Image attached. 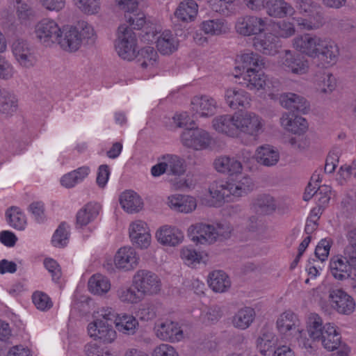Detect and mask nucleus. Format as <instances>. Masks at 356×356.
Returning a JSON list of instances; mask_svg holds the SVG:
<instances>
[{"instance_id":"48","label":"nucleus","mask_w":356,"mask_h":356,"mask_svg":"<svg viewBox=\"0 0 356 356\" xmlns=\"http://www.w3.org/2000/svg\"><path fill=\"white\" fill-rule=\"evenodd\" d=\"M279 100L282 106L286 109H294L302 111L307 107V101L305 99L295 93H283L280 96Z\"/></svg>"},{"instance_id":"36","label":"nucleus","mask_w":356,"mask_h":356,"mask_svg":"<svg viewBox=\"0 0 356 356\" xmlns=\"http://www.w3.org/2000/svg\"><path fill=\"white\" fill-rule=\"evenodd\" d=\"M316 341H321L323 347L328 351L337 349L341 343V337L336 326L332 323H326L324 332Z\"/></svg>"},{"instance_id":"61","label":"nucleus","mask_w":356,"mask_h":356,"mask_svg":"<svg viewBox=\"0 0 356 356\" xmlns=\"http://www.w3.org/2000/svg\"><path fill=\"white\" fill-rule=\"evenodd\" d=\"M32 300L35 307L40 311H47L53 306V302L49 296L42 291L33 293Z\"/></svg>"},{"instance_id":"60","label":"nucleus","mask_w":356,"mask_h":356,"mask_svg":"<svg viewBox=\"0 0 356 356\" xmlns=\"http://www.w3.org/2000/svg\"><path fill=\"white\" fill-rule=\"evenodd\" d=\"M337 180L340 184L346 183L351 177L356 179V160L350 164L341 165L337 174Z\"/></svg>"},{"instance_id":"38","label":"nucleus","mask_w":356,"mask_h":356,"mask_svg":"<svg viewBox=\"0 0 356 356\" xmlns=\"http://www.w3.org/2000/svg\"><path fill=\"white\" fill-rule=\"evenodd\" d=\"M292 19L296 23L300 29L312 31L316 30L323 24V17L321 8L313 10L312 13L301 17H293Z\"/></svg>"},{"instance_id":"50","label":"nucleus","mask_w":356,"mask_h":356,"mask_svg":"<svg viewBox=\"0 0 356 356\" xmlns=\"http://www.w3.org/2000/svg\"><path fill=\"white\" fill-rule=\"evenodd\" d=\"M72 3L85 15H98L102 10L101 0H72Z\"/></svg>"},{"instance_id":"24","label":"nucleus","mask_w":356,"mask_h":356,"mask_svg":"<svg viewBox=\"0 0 356 356\" xmlns=\"http://www.w3.org/2000/svg\"><path fill=\"white\" fill-rule=\"evenodd\" d=\"M319 49L316 58L318 59L323 67H332L337 63L340 51L334 41L324 38Z\"/></svg>"},{"instance_id":"11","label":"nucleus","mask_w":356,"mask_h":356,"mask_svg":"<svg viewBox=\"0 0 356 356\" xmlns=\"http://www.w3.org/2000/svg\"><path fill=\"white\" fill-rule=\"evenodd\" d=\"M186 171V164L183 159L175 154H165L159 159L158 163L151 168L153 177H159L164 173L181 175Z\"/></svg>"},{"instance_id":"45","label":"nucleus","mask_w":356,"mask_h":356,"mask_svg":"<svg viewBox=\"0 0 356 356\" xmlns=\"http://www.w3.org/2000/svg\"><path fill=\"white\" fill-rule=\"evenodd\" d=\"M18 108L17 99L14 95L0 86V112L11 116Z\"/></svg>"},{"instance_id":"6","label":"nucleus","mask_w":356,"mask_h":356,"mask_svg":"<svg viewBox=\"0 0 356 356\" xmlns=\"http://www.w3.org/2000/svg\"><path fill=\"white\" fill-rule=\"evenodd\" d=\"M236 137L241 134L257 137L264 131V121L262 118L252 111L235 113Z\"/></svg>"},{"instance_id":"53","label":"nucleus","mask_w":356,"mask_h":356,"mask_svg":"<svg viewBox=\"0 0 356 356\" xmlns=\"http://www.w3.org/2000/svg\"><path fill=\"white\" fill-rule=\"evenodd\" d=\"M317 90L323 94L332 93L337 87V79L330 72H324L316 81Z\"/></svg>"},{"instance_id":"22","label":"nucleus","mask_w":356,"mask_h":356,"mask_svg":"<svg viewBox=\"0 0 356 356\" xmlns=\"http://www.w3.org/2000/svg\"><path fill=\"white\" fill-rule=\"evenodd\" d=\"M252 45L257 51L268 56L275 55L280 47L279 40L270 28L268 31L254 37Z\"/></svg>"},{"instance_id":"21","label":"nucleus","mask_w":356,"mask_h":356,"mask_svg":"<svg viewBox=\"0 0 356 356\" xmlns=\"http://www.w3.org/2000/svg\"><path fill=\"white\" fill-rule=\"evenodd\" d=\"M154 331L156 337L160 340L171 343L179 342L184 337L183 330L179 324L169 320L157 323Z\"/></svg>"},{"instance_id":"55","label":"nucleus","mask_w":356,"mask_h":356,"mask_svg":"<svg viewBox=\"0 0 356 356\" xmlns=\"http://www.w3.org/2000/svg\"><path fill=\"white\" fill-rule=\"evenodd\" d=\"M348 244L343 251V254L353 271L356 272V229L348 232Z\"/></svg>"},{"instance_id":"30","label":"nucleus","mask_w":356,"mask_h":356,"mask_svg":"<svg viewBox=\"0 0 356 356\" xmlns=\"http://www.w3.org/2000/svg\"><path fill=\"white\" fill-rule=\"evenodd\" d=\"M330 273L338 280H346L353 271L344 254L333 257L330 261Z\"/></svg>"},{"instance_id":"20","label":"nucleus","mask_w":356,"mask_h":356,"mask_svg":"<svg viewBox=\"0 0 356 356\" xmlns=\"http://www.w3.org/2000/svg\"><path fill=\"white\" fill-rule=\"evenodd\" d=\"M155 238L161 245L174 248L183 243L184 234V232L176 226L164 225L156 229Z\"/></svg>"},{"instance_id":"37","label":"nucleus","mask_w":356,"mask_h":356,"mask_svg":"<svg viewBox=\"0 0 356 356\" xmlns=\"http://www.w3.org/2000/svg\"><path fill=\"white\" fill-rule=\"evenodd\" d=\"M254 156L259 163L270 167L277 163L280 160V152L275 147L264 145L257 148Z\"/></svg>"},{"instance_id":"34","label":"nucleus","mask_w":356,"mask_h":356,"mask_svg":"<svg viewBox=\"0 0 356 356\" xmlns=\"http://www.w3.org/2000/svg\"><path fill=\"white\" fill-rule=\"evenodd\" d=\"M200 29L207 35L218 36L227 33L230 26L224 18H215L204 20L200 25Z\"/></svg>"},{"instance_id":"8","label":"nucleus","mask_w":356,"mask_h":356,"mask_svg":"<svg viewBox=\"0 0 356 356\" xmlns=\"http://www.w3.org/2000/svg\"><path fill=\"white\" fill-rule=\"evenodd\" d=\"M132 286L138 290L143 298L154 296L161 289V281L154 272L146 270H138L132 277Z\"/></svg>"},{"instance_id":"17","label":"nucleus","mask_w":356,"mask_h":356,"mask_svg":"<svg viewBox=\"0 0 356 356\" xmlns=\"http://www.w3.org/2000/svg\"><path fill=\"white\" fill-rule=\"evenodd\" d=\"M218 102L209 95L195 96L191 102V111L195 118H209L218 111Z\"/></svg>"},{"instance_id":"13","label":"nucleus","mask_w":356,"mask_h":356,"mask_svg":"<svg viewBox=\"0 0 356 356\" xmlns=\"http://www.w3.org/2000/svg\"><path fill=\"white\" fill-rule=\"evenodd\" d=\"M129 236L131 243L137 248L146 250L151 245L150 229L143 220H136L129 224Z\"/></svg>"},{"instance_id":"49","label":"nucleus","mask_w":356,"mask_h":356,"mask_svg":"<svg viewBox=\"0 0 356 356\" xmlns=\"http://www.w3.org/2000/svg\"><path fill=\"white\" fill-rule=\"evenodd\" d=\"M15 8L17 19L22 24L26 25L35 18L34 10L26 1L16 0Z\"/></svg>"},{"instance_id":"7","label":"nucleus","mask_w":356,"mask_h":356,"mask_svg":"<svg viewBox=\"0 0 356 356\" xmlns=\"http://www.w3.org/2000/svg\"><path fill=\"white\" fill-rule=\"evenodd\" d=\"M115 47L118 54L122 59L131 60L136 57V36L128 26L122 24L118 27Z\"/></svg>"},{"instance_id":"40","label":"nucleus","mask_w":356,"mask_h":356,"mask_svg":"<svg viewBox=\"0 0 356 356\" xmlns=\"http://www.w3.org/2000/svg\"><path fill=\"white\" fill-rule=\"evenodd\" d=\"M119 201L122 208L129 213H137L143 207L141 197L133 191L122 193Z\"/></svg>"},{"instance_id":"33","label":"nucleus","mask_w":356,"mask_h":356,"mask_svg":"<svg viewBox=\"0 0 356 356\" xmlns=\"http://www.w3.org/2000/svg\"><path fill=\"white\" fill-rule=\"evenodd\" d=\"M264 9L268 16L275 18H283L295 13L294 8L285 0H267Z\"/></svg>"},{"instance_id":"52","label":"nucleus","mask_w":356,"mask_h":356,"mask_svg":"<svg viewBox=\"0 0 356 356\" xmlns=\"http://www.w3.org/2000/svg\"><path fill=\"white\" fill-rule=\"evenodd\" d=\"M180 257L186 265L191 266L202 262L205 263L207 254L198 252L188 246H184L180 249Z\"/></svg>"},{"instance_id":"51","label":"nucleus","mask_w":356,"mask_h":356,"mask_svg":"<svg viewBox=\"0 0 356 356\" xmlns=\"http://www.w3.org/2000/svg\"><path fill=\"white\" fill-rule=\"evenodd\" d=\"M269 28L278 39L279 38H290L296 33V29L293 23L288 20H282L275 22L269 19Z\"/></svg>"},{"instance_id":"43","label":"nucleus","mask_w":356,"mask_h":356,"mask_svg":"<svg viewBox=\"0 0 356 356\" xmlns=\"http://www.w3.org/2000/svg\"><path fill=\"white\" fill-rule=\"evenodd\" d=\"M138 320L131 314L121 313L115 318L116 329L124 334H134L138 330Z\"/></svg>"},{"instance_id":"1","label":"nucleus","mask_w":356,"mask_h":356,"mask_svg":"<svg viewBox=\"0 0 356 356\" xmlns=\"http://www.w3.org/2000/svg\"><path fill=\"white\" fill-rule=\"evenodd\" d=\"M254 188V183L250 176L245 175L227 181H214L209 192L211 196L209 206L220 207L233 197L245 196Z\"/></svg>"},{"instance_id":"58","label":"nucleus","mask_w":356,"mask_h":356,"mask_svg":"<svg viewBox=\"0 0 356 356\" xmlns=\"http://www.w3.org/2000/svg\"><path fill=\"white\" fill-rule=\"evenodd\" d=\"M254 205L256 207L259 208L261 212L266 214H270L275 211L276 209L275 199L273 197L267 195L258 197L255 200Z\"/></svg>"},{"instance_id":"16","label":"nucleus","mask_w":356,"mask_h":356,"mask_svg":"<svg viewBox=\"0 0 356 356\" xmlns=\"http://www.w3.org/2000/svg\"><path fill=\"white\" fill-rule=\"evenodd\" d=\"M87 330L90 337L103 343H111L117 337L113 325L103 319L95 318L88 325Z\"/></svg>"},{"instance_id":"44","label":"nucleus","mask_w":356,"mask_h":356,"mask_svg":"<svg viewBox=\"0 0 356 356\" xmlns=\"http://www.w3.org/2000/svg\"><path fill=\"white\" fill-rule=\"evenodd\" d=\"M255 318L254 309L245 307L238 309L233 316L232 323L233 326L239 330L248 328L253 323Z\"/></svg>"},{"instance_id":"25","label":"nucleus","mask_w":356,"mask_h":356,"mask_svg":"<svg viewBox=\"0 0 356 356\" xmlns=\"http://www.w3.org/2000/svg\"><path fill=\"white\" fill-rule=\"evenodd\" d=\"M57 44L66 51H77L82 44V39L79 30L73 26L61 28V34Z\"/></svg>"},{"instance_id":"26","label":"nucleus","mask_w":356,"mask_h":356,"mask_svg":"<svg viewBox=\"0 0 356 356\" xmlns=\"http://www.w3.org/2000/svg\"><path fill=\"white\" fill-rule=\"evenodd\" d=\"M213 167L217 172L228 176L241 174L243 170L242 163L236 157L228 155L216 158Z\"/></svg>"},{"instance_id":"12","label":"nucleus","mask_w":356,"mask_h":356,"mask_svg":"<svg viewBox=\"0 0 356 356\" xmlns=\"http://www.w3.org/2000/svg\"><path fill=\"white\" fill-rule=\"evenodd\" d=\"M324 38L314 33H303L292 40L291 46L300 54L316 59Z\"/></svg>"},{"instance_id":"32","label":"nucleus","mask_w":356,"mask_h":356,"mask_svg":"<svg viewBox=\"0 0 356 356\" xmlns=\"http://www.w3.org/2000/svg\"><path fill=\"white\" fill-rule=\"evenodd\" d=\"M198 4L194 0H184L181 1L175 10V17L182 22H194L197 16Z\"/></svg>"},{"instance_id":"10","label":"nucleus","mask_w":356,"mask_h":356,"mask_svg":"<svg viewBox=\"0 0 356 356\" xmlns=\"http://www.w3.org/2000/svg\"><path fill=\"white\" fill-rule=\"evenodd\" d=\"M34 34L40 43L51 47L57 44L61 34V28L55 20L44 18L35 25Z\"/></svg>"},{"instance_id":"5","label":"nucleus","mask_w":356,"mask_h":356,"mask_svg":"<svg viewBox=\"0 0 356 356\" xmlns=\"http://www.w3.org/2000/svg\"><path fill=\"white\" fill-rule=\"evenodd\" d=\"M181 144L195 151L213 149L216 140L207 130L201 128H191L184 130L180 135Z\"/></svg>"},{"instance_id":"57","label":"nucleus","mask_w":356,"mask_h":356,"mask_svg":"<svg viewBox=\"0 0 356 356\" xmlns=\"http://www.w3.org/2000/svg\"><path fill=\"white\" fill-rule=\"evenodd\" d=\"M9 225L15 229L24 230L26 225V218L18 207H11L6 212Z\"/></svg>"},{"instance_id":"64","label":"nucleus","mask_w":356,"mask_h":356,"mask_svg":"<svg viewBox=\"0 0 356 356\" xmlns=\"http://www.w3.org/2000/svg\"><path fill=\"white\" fill-rule=\"evenodd\" d=\"M332 244V241L330 238H326L321 240L316 245L315 256L321 263L327 260Z\"/></svg>"},{"instance_id":"3","label":"nucleus","mask_w":356,"mask_h":356,"mask_svg":"<svg viewBox=\"0 0 356 356\" xmlns=\"http://www.w3.org/2000/svg\"><path fill=\"white\" fill-rule=\"evenodd\" d=\"M142 40L147 43L154 42L158 51L162 55H170L177 51L180 43L177 35L171 31L165 30L161 32L154 27L147 28Z\"/></svg>"},{"instance_id":"35","label":"nucleus","mask_w":356,"mask_h":356,"mask_svg":"<svg viewBox=\"0 0 356 356\" xmlns=\"http://www.w3.org/2000/svg\"><path fill=\"white\" fill-rule=\"evenodd\" d=\"M264 62L261 56L253 51L242 54L238 58V65L236 69L241 71V74H245L261 70Z\"/></svg>"},{"instance_id":"4","label":"nucleus","mask_w":356,"mask_h":356,"mask_svg":"<svg viewBox=\"0 0 356 356\" xmlns=\"http://www.w3.org/2000/svg\"><path fill=\"white\" fill-rule=\"evenodd\" d=\"M268 28L269 19L268 17L252 14L238 17L234 24L236 33L243 37H256L268 31Z\"/></svg>"},{"instance_id":"39","label":"nucleus","mask_w":356,"mask_h":356,"mask_svg":"<svg viewBox=\"0 0 356 356\" xmlns=\"http://www.w3.org/2000/svg\"><path fill=\"white\" fill-rule=\"evenodd\" d=\"M306 330L309 337V340L313 345L314 341L322 336L325 331V323L321 316L316 313H310L306 318ZM314 347V346H312Z\"/></svg>"},{"instance_id":"29","label":"nucleus","mask_w":356,"mask_h":356,"mask_svg":"<svg viewBox=\"0 0 356 356\" xmlns=\"http://www.w3.org/2000/svg\"><path fill=\"white\" fill-rule=\"evenodd\" d=\"M235 124V113L218 115L211 122L212 128L216 132L231 138H236Z\"/></svg>"},{"instance_id":"28","label":"nucleus","mask_w":356,"mask_h":356,"mask_svg":"<svg viewBox=\"0 0 356 356\" xmlns=\"http://www.w3.org/2000/svg\"><path fill=\"white\" fill-rule=\"evenodd\" d=\"M167 204L177 212L190 213L197 208V200L191 195L175 194L168 197Z\"/></svg>"},{"instance_id":"42","label":"nucleus","mask_w":356,"mask_h":356,"mask_svg":"<svg viewBox=\"0 0 356 356\" xmlns=\"http://www.w3.org/2000/svg\"><path fill=\"white\" fill-rule=\"evenodd\" d=\"M101 207L95 202H89L76 213V226L83 227L93 221L99 215Z\"/></svg>"},{"instance_id":"15","label":"nucleus","mask_w":356,"mask_h":356,"mask_svg":"<svg viewBox=\"0 0 356 356\" xmlns=\"http://www.w3.org/2000/svg\"><path fill=\"white\" fill-rule=\"evenodd\" d=\"M328 301L331 308L343 315H350L355 309L353 298L340 289L329 290Z\"/></svg>"},{"instance_id":"54","label":"nucleus","mask_w":356,"mask_h":356,"mask_svg":"<svg viewBox=\"0 0 356 356\" xmlns=\"http://www.w3.org/2000/svg\"><path fill=\"white\" fill-rule=\"evenodd\" d=\"M277 344V339L271 331L264 332L257 340V348L259 353L266 355Z\"/></svg>"},{"instance_id":"62","label":"nucleus","mask_w":356,"mask_h":356,"mask_svg":"<svg viewBox=\"0 0 356 356\" xmlns=\"http://www.w3.org/2000/svg\"><path fill=\"white\" fill-rule=\"evenodd\" d=\"M79 34L82 39V42L85 41L87 44H94L97 39V34L93 26L87 22L82 21L79 24Z\"/></svg>"},{"instance_id":"47","label":"nucleus","mask_w":356,"mask_h":356,"mask_svg":"<svg viewBox=\"0 0 356 356\" xmlns=\"http://www.w3.org/2000/svg\"><path fill=\"white\" fill-rule=\"evenodd\" d=\"M111 287L109 279L102 274L93 275L88 280V289L95 295H104L110 291Z\"/></svg>"},{"instance_id":"19","label":"nucleus","mask_w":356,"mask_h":356,"mask_svg":"<svg viewBox=\"0 0 356 356\" xmlns=\"http://www.w3.org/2000/svg\"><path fill=\"white\" fill-rule=\"evenodd\" d=\"M113 261L118 270L129 272L138 266L140 257L134 248L123 246L116 252Z\"/></svg>"},{"instance_id":"59","label":"nucleus","mask_w":356,"mask_h":356,"mask_svg":"<svg viewBox=\"0 0 356 356\" xmlns=\"http://www.w3.org/2000/svg\"><path fill=\"white\" fill-rule=\"evenodd\" d=\"M69 227L65 223H61L55 231L52 237V244L55 247L62 248L68 242Z\"/></svg>"},{"instance_id":"41","label":"nucleus","mask_w":356,"mask_h":356,"mask_svg":"<svg viewBox=\"0 0 356 356\" xmlns=\"http://www.w3.org/2000/svg\"><path fill=\"white\" fill-rule=\"evenodd\" d=\"M208 284L214 292L224 293L230 288L231 281L224 271L218 270L209 273Z\"/></svg>"},{"instance_id":"63","label":"nucleus","mask_w":356,"mask_h":356,"mask_svg":"<svg viewBox=\"0 0 356 356\" xmlns=\"http://www.w3.org/2000/svg\"><path fill=\"white\" fill-rule=\"evenodd\" d=\"M129 12L124 14L126 22L129 24V28L140 29L145 24V17L143 13L137 11Z\"/></svg>"},{"instance_id":"23","label":"nucleus","mask_w":356,"mask_h":356,"mask_svg":"<svg viewBox=\"0 0 356 356\" xmlns=\"http://www.w3.org/2000/svg\"><path fill=\"white\" fill-rule=\"evenodd\" d=\"M224 99L227 105L232 109L240 107L248 108L251 106L252 97L243 88L231 87L225 91Z\"/></svg>"},{"instance_id":"46","label":"nucleus","mask_w":356,"mask_h":356,"mask_svg":"<svg viewBox=\"0 0 356 356\" xmlns=\"http://www.w3.org/2000/svg\"><path fill=\"white\" fill-rule=\"evenodd\" d=\"M118 299L123 304L127 305H136L140 302L144 298L135 287L122 286L116 291Z\"/></svg>"},{"instance_id":"31","label":"nucleus","mask_w":356,"mask_h":356,"mask_svg":"<svg viewBox=\"0 0 356 356\" xmlns=\"http://www.w3.org/2000/svg\"><path fill=\"white\" fill-rule=\"evenodd\" d=\"M241 76L243 81V85L250 90H267L269 88V81L266 75L260 72V70L241 74Z\"/></svg>"},{"instance_id":"27","label":"nucleus","mask_w":356,"mask_h":356,"mask_svg":"<svg viewBox=\"0 0 356 356\" xmlns=\"http://www.w3.org/2000/svg\"><path fill=\"white\" fill-rule=\"evenodd\" d=\"M280 122L284 130L296 135H302L308 129V123L304 118L291 113H284Z\"/></svg>"},{"instance_id":"18","label":"nucleus","mask_w":356,"mask_h":356,"mask_svg":"<svg viewBox=\"0 0 356 356\" xmlns=\"http://www.w3.org/2000/svg\"><path fill=\"white\" fill-rule=\"evenodd\" d=\"M188 236L196 244L211 245L216 242L213 224L199 222L187 229Z\"/></svg>"},{"instance_id":"2","label":"nucleus","mask_w":356,"mask_h":356,"mask_svg":"<svg viewBox=\"0 0 356 356\" xmlns=\"http://www.w3.org/2000/svg\"><path fill=\"white\" fill-rule=\"evenodd\" d=\"M277 327L281 334L284 335L287 339L295 337L298 345L302 348L311 353L314 350L311 341L301 327V323L298 316L291 311L283 312L277 321Z\"/></svg>"},{"instance_id":"56","label":"nucleus","mask_w":356,"mask_h":356,"mask_svg":"<svg viewBox=\"0 0 356 356\" xmlns=\"http://www.w3.org/2000/svg\"><path fill=\"white\" fill-rule=\"evenodd\" d=\"M140 65L143 68L152 70L158 62L159 56L157 51L152 47H145L140 50Z\"/></svg>"},{"instance_id":"14","label":"nucleus","mask_w":356,"mask_h":356,"mask_svg":"<svg viewBox=\"0 0 356 356\" xmlns=\"http://www.w3.org/2000/svg\"><path fill=\"white\" fill-rule=\"evenodd\" d=\"M11 50L15 59L22 67L31 68L37 62L34 49L25 40H15L11 44Z\"/></svg>"},{"instance_id":"9","label":"nucleus","mask_w":356,"mask_h":356,"mask_svg":"<svg viewBox=\"0 0 356 356\" xmlns=\"http://www.w3.org/2000/svg\"><path fill=\"white\" fill-rule=\"evenodd\" d=\"M277 63L282 70L295 75L306 74L309 70L308 60L289 49H285L281 53Z\"/></svg>"}]
</instances>
